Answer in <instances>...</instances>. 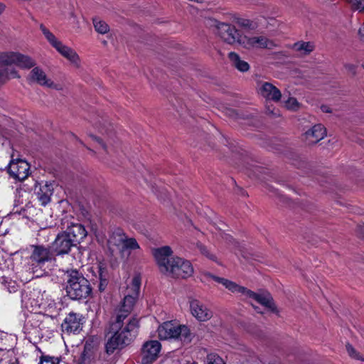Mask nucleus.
I'll return each instance as SVG.
<instances>
[{"mask_svg": "<svg viewBox=\"0 0 364 364\" xmlns=\"http://www.w3.org/2000/svg\"><path fill=\"white\" fill-rule=\"evenodd\" d=\"M141 282L139 274L133 277L119 312L110 325L109 333L112 335L105 345L106 351L109 354L128 345L136 335L138 321L136 318L127 319V317L138 297Z\"/></svg>", "mask_w": 364, "mask_h": 364, "instance_id": "nucleus-1", "label": "nucleus"}, {"mask_svg": "<svg viewBox=\"0 0 364 364\" xmlns=\"http://www.w3.org/2000/svg\"><path fill=\"white\" fill-rule=\"evenodd\" d=\"M23 69H30L36 65L31 57L19 52L6 51L0 53V84H4L11 79H19L21 75L13 65Z\"/></svg>", "mask_w": 364, "mask_h": 364, "instance_id": "nucleus-2", "label": "nucleus"}, {"mask_svg": "<svg viewBox=\"0 0 364 364\" xmlns=\"http://www.w3.org/2000/svg\"><path fill=\"white\" fill-rule=\"evenodd\" d=\"M53 259L50 250L42 245L33 246L30 256L29 264L26 267V277H21L22 282H28L34 277H40L47 272L48 264Z\"/></svg>", "mask_w": 364, "mask_h": 364, "instance_id": "nucleus-3", "label": "nucleus"}, {"mask_svg": "<svg viewBox=\"0 0 364 364\" xmlns=\"http://www.w3.org/2000/svg\"><path fill=\"white\" fill-rule=\"evenodd\" d=\"M66 292L72 299L87 298L91 293L89 281L76 270L68 271Z\"/></svg>", "mask_w": 364, "mask_h": 364, "instance_id": "nucleus-4", "label": "nucleus"}, {"mask_svg": "<svg viewBox=\"0 0 364 364\" xmlns=\"http://www.w3.org/2000/svg\"><path fill=\"white\" fill-rule=\"evenodd\" d=\"M40 29L50 46L53 47L60 55L68 60L75 67L79 68L80 66V58L73 48L64 44L43 24L40 26Z\"/></svg>", "mask_w": 364, "mask_h": 364, "instance_id": "nucleus-5", "label": "nucleus"}, {"mask_svg": "<svg viewBox=\"0 0 364 364\" xmlns=\"http://www.w3.org/2000/svg\"><path fill=\"white\" fill-rule=\"evenodd\" d=\"M107 245L111 251L119 250L122 254H124L126 251L130 252L140 248L134 238H128L120 229L113 231L109 235Z\"/></svg>", "mask_w": 364, "mask_h": 364, "instance_id": "nucleus-6", "label": "nucleus"}, {"mask_svg": "<svg viewBox=\"0 0 364 364\" xmlns=\"http://www.w3.org/2000/svg\"><path fill=\"white\" fill-rule=\"evenodd\" d=\"M158 336L160 339H179L184 342L191 340V332L185 325H178L172 321L164 322L158 328Z\"/></svg>", "mask_w": 364, "mask_h": 364, "instance_id": "nucleus-7", "label": "nucleus"}, {"mask_svg": "<svg viewBox=\"0 0 364 364\" xmlns=\"http://www.w3.org/2000/svg\"><path fill=\"white\" fill-rule=\"evenodd\" d=\"M31 296H33L31 299L35 300V303L44 304V306L40 307L38 314H44L50 317H55L58 314L61 304L55 302L45 291L33 289Z\"/></svg>", "mask_w": 364, "mask_h": 364, "instance_id": "nucleus-8", "label": "nucleus"}, {"mask_svg": "<svg viewBox=\"0 0 364 364\" xmlns=\"http://www.w3.org/2000/svg\"><path fill=\"white\" fill-rule=\"evenodd\" d=\"M193 273V267L189 261L176 257L171 258V265L166 275L174 278L186 279L192 276Z\"/></svg>", "mask_w": 364, "mask_h": 364, "instance_id": "nucleus-9", "label": "nucleus"}, {"mask_svg": "<svg viewBox=\"0 0 364 364\" xmlns=\"http://www.w3.org/2000/svg\"><path fill=\"white\" fill-rule=\"evenodd\" d=\"M151 252L159 271L166 275L171 265V258L174 257L172 249L169 246H163L154 248Z\"/></svg>", "mask_w": 364, "mask_h": 364, "instance_id": "nucleus-10", "label": "nucleus"}, {"mask_svg": "<svg viewBox=\"0 0 364 364\" xmlns=\"http://www.w3.org/2000/svg\"><path fill=\"white\" fill-rule=\"evenodd\" d=\"M220 38L227 43L234 45L237 43L242 46V42L244 41L245 36L241 33L240 31L229 23H221L218 26V33Z\"/></svg>", "mask_w": 364, "mask_h": 364, "instance_id": "nucleus-11", "label": "nucleus"}, {"mask_svg": "<svg viewBox=\"0 0 364 364\" xmlns=\"http://www.w3.org/2000/svg\"><path fill=\"white\" fill-rule=\"evenodd\" d=\"M8 171L14 178L23 181L30 173V166L24 160L12 159L9 164Z\"/></svg>", "mask_w": 364, "mask_h": 364, "instance_id": "nucleus-12", "label": "nucleus"}, {"mask_svg": "<svg viewBox=\"0 0 364 364\" xmlns=\"http://www.w3.org/2000/svg\"><path fill=\"white\" fill-rule=\"evenodd\" d=\"M161 349V343L157 341L146 342L141 348V363L150 364L159 356Z\"/></svg>", "mask_w": 364, "mask_h": 364, "instance_id": "nucleus-13", "label": "nucleus"}, {"mask_svg": "<svg viewBox=\"0 0 364 364\" xmlns=\"http://www.w3.org/2000/svg\"><path fill=\"white\" fill-rule=\"evenodd\" d=\"M28 78L31 82L41 86L60 90V86L55 83L40 67H34L30 72Z\"/></svg>", "mask_w": 364, "mask_h": 364, "instance_id": "nucleus-14", "label": "nucleus"}, {"mask_svg": "<svg viewBox=\"0 0 364 364\" xmlns=\"http://www.w3.org/2000/svg\"><path fill=\"white\" fill-rule=\"evenodd\" d=\"M75 243L64 232L59 233L52 243V250L56 255L68 254Z\"/></svg>", "mask_w": 364, "mask_h": 364, "instance_id": "nucleus-15", "label": "nucleus"}, {"mask_svg": "<svg viewBox=\"0 0 364 364\" xmlns=\"http://www.w3.org/2000/svg\"><path fill=\"white\" fill-rule=\"evenodd\" d=\"M326 135V128L321 124H315L302 135V140L309 146L316 144Z\"/></svg>", "mask_w": 364, "mask_h": 364, "instance_id": "nucleus-16", "label": "nucleus"}, {"mask_svg": "<svg viewBox=\"0 0 364 364\" xmlns=\"http://www.w3.org/2000/svg\"><path fill=\"white\" fill-rule=\"evenodd\" d=\"M82 316L81 314L70 313L62 323L63 331L76 333L82 329Z\"/></svg>", "mask_w": 364, "mask_h": 364, "instance_id": "nucleus-17", "label": "nucleus"}, {"mask_svg": "<svg viewBox=\"0 0 364 364\" xmlns=\"http://www.w3.org/2000/svg\"><path fill=\"white\" fill-rule=\"evenodd\" d=\"M34 192L41 205L45 206L50 201L53 188L50 183H37L35 185Z\"/></svg>", "mask_w": 364, "mask_h": 364, "instance_id": "nucleus-18", "label": "nucleus"}, {"mask_svg": "<svg viewBox=\"0 0 364 364\" xmlns=\"http://www.w3.org/2000/svg\"><path fill=\"white\" fill-rule=\"evenodd\" d=\"M242 42V46L247 49L252 48H270L274 43L264 36L247 37L245 36Z\"/></svg>", "mask_w": 364, "mask_h": 364, "instance_id": "nucleus-19", "label": "nucleus"}, {"mask_svg": "<svg viewBox=\"0 0 364 364\" xmlns=\"http://www.w3.org/2000/svg\"><path fill=\"white\" fill-rule=\"evenodd\" d=\"M44 316L40 314H31L26 321L24 328L25 331L31 335H39L43 327L42 318Z\"/></svg>", "mask_w": 364, "mask_h": 364, "instance_id": "nucleus-20", "label": "nucleus"}, {"mask_svg": "<svg viewBox=\"0 0 364 364\" xmlns=\"http://www.w3.org/2000/svg\"><path fill=\"white\" fill-rule=\"evenodd\" d=\"M258 93L267 100L274 102L280 100L282 94L278 88L270 82H262L258 89Z\"/></svg>", "mask_w": 364, "mask_h": 364, "instance_id": "nucleus-21", "label": "nucleus"}, {"mask_svg": "<svg viewBox=\"0 0 364 364\" xmlns=\"http://www.w3.org/2000/svg\"><path fill=\"white\" fill-rule=\"evenodd\" d=\"M74 242H80L87 235V231L84 226L80 223H72L63 231Z\"/></svg>", "mask_w": 364, "mask_h": 364, "instance_id": "nucleus-22", "label": "nucleus"}, {"mask_svg": "<svg viewBox=\"0 0 364 364\" xmlns=\"http://www.w3.org/2000/svg\"><path fill=\"white\" fill-rule=\"evenodd\" d=\"M250 299H254L257 303L265 306L267 309H268L269 311H271L273 313L278 312L277 308L274 302L273 298L269 293L259 294V293L254 292L252 294V296Z\"/></svg>", "mask_w": 364, "mask_h": 364, "instance_id": "nucleus-23", "label": "nucleus"}, {"mask_svg": "<svg viewBox=\"0 0 364 364\" xmlns=\"http://www.w3.org/2000/svg\"><path fill=\"white\" fill-rule=\"evenodd\" d=\"M31 290L32 289H27L25 290L24 292L22 294V298H21V305L22 308L26 309L28 311L34 314H38V310L41 306H44V304H39L35 303V300H33L31 298Z\"/></svg>", "mask_w": 364, "mask_h": 364, "instance_id": "nucleus-24", "label": "nucleus"}, {"mask_svg": "<svg viewBox=\"0 0 364 364\" xmlns=\"http://www.w3.org/2000/svg\"><path fill=\"white\" fill-rule=\"evenodd\" d=\"M228 57L230 60L231 65L236 68L237 70L245 73L250 70V67L248 63L242 60L237 53L230 52Z\"/></svg>", "mask_w": 364, "mask_h": 364, "instance_id": "nucleus-25", "label": "nucleus"}, {"mask_svg": "<svg viewBox=\"0 0 364 364\" xmlns=\"http://www.w3.org/2000/svg\"><path fill=\"white\" fill-rule=\"evenodd\" d=\"M191 313L198 321H203L205 319V311L201 302L193 299L190 302Z\"/></svg>", "mask_w": 364, "mask_h": 364, "instance_id": "nucleus-26", "label": "nucleus"}, {"mask_svg": "<svg viewBox=\"0 0 364 364\" xmlns=\"http://www.w3.org/2000/svg\"><path fill=\"white\" fill-rule=\"evenodd\" d=\"M293 48L296 51L301 52L304 55H308L314 50V46L311 42L301 41L295 43Z\"/></svg>", "mask_w": 364, "mask_h": 364, "instance_id": "nucleus-27", "label": "nucleus"}, {"mask_svg": "<svg viewBox=\"0 0 364 364\" xmlns=\"http://www.w3.org/2000/svg\"><path fill=\"white\" fill-rule=\"evenodd\" d=\"M12 264L11 258L4 252L0 251V270L6 272L8 275L11 272L10 266Z\"/></svg>", "mask_w": 364, "mask_h": 364, "instance_id": "nucleus-28", "label": "nucleus"}, {"mask_svg": "<svg viewBox=\"0 0 364 364\" xmlns=\"http://www.w3.org/2000/svg\"><path fill=\"white\" fill-rule=\"evenodd\" d=\"M0 282L7 289L10 293L15 292L18 289V284L16 281L9 279L6 274L0 278Z\"/></svg>", "mask_w": 364, "mask_h": 364, "instance_id": "nucleus-29", "label": "nucleus"}, {"mask_svg": "<svg viewBox=\"0 0 364 364\" xmlns=\"http://www.w3.org/2000/svg\"><path fill=\"white\" fill-rule=\"evenodd\" d=\"M93 25L95 31L100 34H105L109 31L108 24L100 18H94Z\"/></svg>", "mask_w": 364, "mask_h": 364, "instance_id": "nucleus-30", "label": "nucleus"}, {"mask_svg": "<svg viewBox=\"0 0 364 364\" xmlns=\"http://www.w3.org/2000/svg\"><path fill=\"white\" fill-rule=\"evenodd\" d=\"M235 22L239 26L248 30H254L257 27L255 23L247 18H240Z\"/></svg>", "mask_w": 364, "mask_h": 364, "instance_id": "nucleus-31", "label": "nucleus"}, {"mask_svg": "<svg viewBox=\"0 0 364 364\" xmlns=\"http://www.w3.org/2000/svg\"><path fill=\"white\" fill-rule=\"evenodd\" d=\"M350 5L352 10L364 13V0H345Z\"/></svg>", "mask_w": 364, "mask_h": 364, "instance_id": "nucleus-32", "label": "nucleus"}, {"mask_svg": "<svg viewBox=\"0 0 364 364\" xmlns=\"http://www.w3.org/2000/svg\"><path fill=\"white\" fill-rule=\"evenodd\" d=\"M206 364H225L223 358L216 353H210L206 356Z\"/></svg>", "mask_w": 364, "mask_h": 364, "instance_id": "nucleus-33", "label": "nucleus"}, {"mask_svg": "<svg viewBox=\"0 0 364 364\" xmlns=\"http://www.w3.org/2000/svg\"><path fill=\"white\" fill-rule=\"evenodd\" d=\"M346 348L348 355L351 358L359 360H364L363 357L358 352L356 351V350L352 346V345H350V343H347L346 345Z\"/></svg>", "mask_w": 364, "mask_h": 364, "instance_id": "nucleus-34", "label": "nucleus"}, {"mask_svg": "<svg viewBox=\"0 0 364 364\" xmlns=\"http://www.w3.org/2000/svg\"><path fill=\"white\" fill-rule=\"evenodd\" d=\"M286 107L291 110L296 111L299 107L300 104L297 101V100L294 97H289V99L286 101Z\"/></svg>", "mask_w": 364, "mask_h": 364, "instance_id": "nucleus-35", "label": "nucleus"}, {"mask_svg": "<svg viewBox=\"0 0 364 364\" xmlns=\"http://www.w3.org/2000/svg\"><path fill=\"white\" fill-rule=\"evenodd\" d=\"M221 23L215 18L206 17V27L213 28L217 33H218V26H220Z\"/></svg>", "mask_w": 364, "mask_h": 364, "instance_id": "nucleus-36", "label": "nucleus"}, {"mask_svg": "<svg viewBox=\"0 0 364 364\" xmlns=\"http://www.w3.org/2000/svg\"><path fill=\"white\" fill-rule=\"evenodd\" d=\"M344 68L348 75H351L352 77L355 76L357 73V66L350 63H346L344 65Z\"/></svg>", "mask_w": 364, "mask_h": 364, "instance_id": "nucleus-37", "label": "nucleus"}, {"mask_svg": "<svg viewBox=\"0 0 364 364\" xmlns=\"http://www.w3.org/2000/svg\"><path fill=\"white\" fill-rule=\"evenodd\" d=\"M39 364H59L58 358L44 356L42 357Z\"/></svg>", "mask_w": 364, "mask_h": 364, "instance_id": "nucleus-38", "label": "nucleus"}, {"mask_svg": "<svg viewBox=\"0 0 364 364\" xmlns=\"http://www.w3.org/2000/svg\"><path fill=\"white\" fill-rule=\"evenodd\" d=\"M235 292H240L248 298H251L252 294L254 293L252 290L239 285H237V291Z\"/></svg>", "mask_w": 364, "mask_h": 364, "instance_id": "nucleus-39", "label": "nucleus"}, {"mask_svg": "<svg viewBox=\"0 0 364 364\" xmlns=\"http://www.w3.org/2000/svg\"><path fill=\"white\" fill-rule=\"evenodd\" d=\"M226 240L234 243L240 249V251L242 252V257L248 259V256L246 255V253L243 250L244 247H242L239 244V242H236L231 236H227Z\"/></svg>", "mask_w": 364, "mask_h": 364, "instance_id": "nucleus-40", "label": "nucleus"}, {"mask_svg": "<svg viewBox=\"0 0 364 364\" xmlns=\"http://www.w3.org/2000/svg\"><path fill=\"white\" fill-rule=\"evenodd\" d=\"M227 289L232 292H235L237 291V284L232 281L227 279L224 285Z\"/></svg>", "mask_w": 364, "mask_h": 364, "instance_id": "nucleus-41", "label": "nucleus"}, {"mask_svg": "<svg viewBox=\"0 0 364 364\" xmlns=\"http://www.w3.org/2000/svg\"><path fill=\"white\" fill-rule=\"evenodd\" d=\"M206 277L212 278L213 280H215V282H217L218 283L222 284L223 285H224V284L225 283V281L227 280V279L215 276L210 273H206Z\"/></svg>", "mask_w": 364, "mask_h": 364, "instance_id": "nucleus-42", "label": "nucleus"}, {"mask_svg": "<svg viewBox=\"0 0 364 364\" xmlns=\"http://www.w3.org/2000/svg\"><path fill=\"white\" fill-rule=\"evenodd\" d=\"M71 16H72V18H73V23L74 24L73 28L75 29V32L79 33L81 30L80 26V22L73 14H71Z\"/></svg>", "mask_w": 364, "mask_h": 364, "instance_id": "nucleus-43", "label": "nucleus"}, {"mask_svg": "<svg viewBox=\"0 0 364 364\" xmlns=\"http://www.w3.org/2000/svg\"><path fill=\"white\" fill-rule=\"evenodd\" d=\"M100 285H99V289L100 290L102 291H104L106 286H107V280L105 279H102V273L100 272Z\"/></svg>", "mask_w": 364, "mask_h": 364, "instance_id": "nucleus-44", "label": "nucleus"}, {"mask_svg": "<svg viewBox=\"0 0 364 364\" xmlns=\"http://www.w3.org/2000/svg\"><path fill=\"white\" fill-rule=\"evenodd\" d=\"M356 232L358 237L364 238V225H358Z\"/></svg>", "mask_w": 364, "mask_h": 364, "instance_id": "nucleus-45", "label": "nucleus"}, {"mask_svg": "<svg viewBox=\"0 0 364 364\" xmlns=\"http://www.w3.org/2000/svg\"><path fill=\"white\" fill-rule=\"evenodd\" d=\"M236 192H237V193L240 194L244 196L247 195L245 190H243L242 188L238 187V186L237 187Z\"/></svg>", "mask_w": 364, "mask_h": 364, "instance_id": "nucleus-46", "label": "nucleus"}, {"mask_svg": "<svg viewBox=\"0 0 364 364\" xmlns=\"http://www.w3.org/2000/svg\"><path fill=\"white\" fill-rule=\"evenodd\" d=\"M321 109L323 112H331V111L329 109V108L326 105H322L321 107Z\"/></svg>", "mask_w": 364, "mask_h": 364, "instance_id": "nucleus-47", "label": "nucleus"}, {"mask_svg": "<svg viewBox=\"0 0 364 364\" xmlns=\"http://www.w3.org/2000/svg\"><path fill=\"white\" fill-rule=\"evenodd\" d=\"M5 8H6L5 4L0 2V15L4 12Z\"/></svg>", "mask_w": 364, "mask_h": 364, "instance_id": "nucleus-48", "label": "nucleus"}, {"mask_svg": "<svg viewBox=\"0 0 364 364\" xmlns=\"http://www.w3.org/2000/svg\"><path fill=\"white\" fill-rule=\"evenodd\" d=\"M206 257H208L209 259H212L213 261L216 260L215 256H214L213 255L208 254L207 252H206Z\"/></svg>", "mask_w": 364, "mask_h": 364, "instance_id": "nucleus-49", "label": "nucleus"}, {"mask_svg": "<svg viewBox=\"0 0 364 364\" xmlns=\"http://www.w3.org/2000/svg\"><path fill=\"white\" fill-rule=\"evenodd\" d=\"M91 136L93 137L95 139H96L100 144H102L103 145L102 141L100 139H98L97 137H94L93 136Z\"/></svg>", "mask_w": 364, "mask_h": 364, "instance_id": "nucleus-50", "label": "nucleus"}, {"mask_svg": "<svg viewBox=\"0 0 364 364\" xmlns=\"http://www.w3.org/2000/svg\"><path fill=\"white\" fill-rule=\"evenodd\" d=\"M282 199H283L284 201H287V203H289L290 201V200L289 198H284H284H282Z\"/></svg>", "mask_w": 364, "mask_h": 364, "instance_id": "nucleus-51", "label": "nucleus"}, {"mask_svg": "<svg viewBox=\"0 0 364 364\" xmlns=\"http://www.w3.org/2000/svg\"><path fill=\"white\" fill-rule=\"evenodd\" d=\"M205 316H206V319H207L208 318H210L212 316V315H210L208 312H206Z\"/></svg>", "mask_w": 364, "mask_h": 364, "instance_id": "nucleus-52", "label": "nucleus"}, {"mask_svg": "<svg viewBox=\"0 0 364 364\" xmlns=\"http://www.w3.org/2000/svg\"><path fill=\"white\" fill-rule=\"evenodd\" d=\"M196 244L198 247H201V244H199L198 242H196Z\"/></svg>", "mask_w": 364, "mask_h": 364, "instance_id": "nucleus-53", "label": "nucleus"}, {"mask_svg": "<svg viewBox=\"0 0 364 364\" xmlns=\"http://www.w3.org/2000/svg\"><path fill=\"white\" fill-rule=\"evenodd\" d=\"M38 303H45V300L38 299Z\"/></svg>", "mask_w": 364, "mask_h": 364, "instance_id": "nucleus-54", "label": "nucleus"}, {"mask_svg": "<svg viewBox=\"0 0 364 364\" xmlns=\"http://www.w3.org/2000/svg\"><path fill=\"white\" fill-rule=\"evenodd\" d=\"M221 138H222L223 140H224L225 141H228V139L226 138L223 137V136H221Z\"/></svg>", "mask_w": 364, "mask_h": 364, "instance_id": "nucleus-55", "label": "nucleus"}, {"mask_svg": "<svg viewBox=\"0 0 364 364\" xmlns=\"http://www.w3.org/2000/svg\"><path fill=\"white\" fill-rule=\"evenodd\" d=\"M198 235H200V236L201 237H203V232H198Z\"/></svg>", "mask_w": 364, "mask_h": 364, "instance_id": "nucleus-56", "label": "nucleus"}, {"mask_svg": "<svg viewBox=\"0 0 364 364\" xmlns=\"http://www.w3.org/2000/svg\"><path fill=\"white\" fill-rule=\"evenodd\" d=\"M268 112H269V113H270V114H272V113H273V111H272V110H270L269 109H268Z\"/></svg>", "mask_w": 364, "mask_h": 364, "instance_id": "nucleus-57", "label": "nucleus"}, {"mask_svg": "<svg viewBox=\"0 0 364 364\" xmlns=\"http://www.w3.org/2000/svg\"><path fill=\"white\" fill-rule=\"evenodd\" d=\"M363 263H364V259H363Z\"/></svg>", "mask_w": 364, "mask_h": 364, "instance_id": "nucleus-58", "label": "nucleus"}]
</instances>
